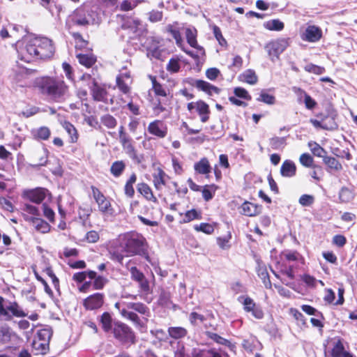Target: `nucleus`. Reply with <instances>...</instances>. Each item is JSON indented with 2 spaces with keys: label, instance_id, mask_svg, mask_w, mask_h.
<instances>
[{
  "label": "nucleus",
  "instance_id": "obj_33",
  "mask_svg": "<svg viewBox=\"0 0 357 357\" xmlns=\"http://www.w3.org/2000/svg\"><path fill=\"white\" fill-rule=\"evenodd\" d=\"M195 169L201 174H206L210 172L211 167L208 160L206 158L201 159L195 164Z\"/></svg>",
  "mask_w": 357,
  "mask_h": 357
},
{
  "label": "nucleus",
  "instance_id": "obj_55",
  "mask_svg": "<svg viewBox=\"0 0 357 357\" xmlns=\"http://www.w3.org/2000/svg\"><path fill=\"white\" fill-rule=\"evenodd\" d=\"M213 34L215 36V38L218 41L219 44L221 46H225L227 45V41L223 37L220 29L216 26L214 25L213 27Z\"/></svg>",
  "mask_w": 357,
  "mask_h": 357
},
{
  "label": "nucleus",
  "instance_id": "obj_1",
  "mask_svg": "<svg viewBox=\"0 0 357 357\" xmlns=\"http://www.w3.org/2000/svg\"><path fill=\"white\" fill-rule=\"evenodd\" d=\"M16 45L21 59L27 63L34 58L50 59L55 51L52 40L46 37L26 38L18 41Z\"/></svg>",
  "mask_w": 357,
  "mask_h": 357
},
{
  "label": "nucleus",
  "instance_id": "obj_43",
  "mask_svg": "<svg viewBox=\"0 0 357 357\" xmlns=\"http://www.w3.org/2000/svg\"><path fill=\"white\" fill-rule=\"evenodd\" d=\"M354 193L348 188L343 187L339 192V199L341 202L347 203L354 199Z\"/></svg>",
  "mask_w": 357,
  "mask_h": 357
},
{
  "label": "nucleus",
  "instance_id": "obj_23",
  "mask_svg": "<svg viewBox=\"0 0 357 357\" xmlns=\"http://www.w3.org/2000/svg\"><path fill=\"white\" fill-rule=\"evenodd\" d=\"M137 191L149 201L157 202L156 197L153 195L151 188L145 183H140L137 186Z\"/></svg>",
  "mask_w": 357,
  "mask_h": 357
},
{
  "label": "nucleus",
  "instance_id": "obj_50",
  "mask_svg": "<svg viewBox=\"0 0 357 357\" xmlns=\"http://www.w3.org/2000/svg\"><path fill=\"white\" fill-rule=\"evenodd\" d=\"M323 129L324 130H333L337 128V125L335 123L333 118L330 116H326V118L323 119Z\"/></svg>",
  "mask_w": 357,
  "mask_h": 357
},
{
  "label": "nucleus",
  "instance_id": "obj_36",
  "mask_svg": "<svg viewBox=\"0 0 357 357\" xmlns=\"http://www.w3.org/2000/svg\"><path fill=\"white\" fill-rule=\"evenodd\" d=\"M257 275L262 280L265 287L266 289H271L272 284L270 280L269 275L265 267L259 266L257 270Z\"/></svg>",
  "mask_w": 357,
  "mask_h": 357
},
{
  "label": "nucleus",
  "instance_id": "obj_32",
  "mask_svg": "<svg viewBox=\"0 0 357 357\" xmlns=\"http://www.w3.org/2000/svg\"><path fill=\"white\" fill-rule=\"evenodd\" d=\"M63 127L69 135V142L75 143L77 141L78 134L75 126L68 121H65L63 123Z\"/></svg>",
  "mask_w": 357,
  "mask_h": 357
},
{
  "label": "nucleus",
  "instance_id": "obj_29",
  "mask_svg": "<svg viewBox=\"0 0 357 357\" xmlns=\"http://www.w3.org/2000/svg\"><path fill=\"white\" fill-rule=\"evenodd\" d=\"M294 91L297 93V95L299 96V100H301V98H304V102L305 105V107L309 109H313L314 106L316 105V102L314 100H313L308 94H307L304 91L301 89L300 88H294Z\"/></svg>",
  "mask_w": 357,
  "mask_h": 357
},
{
  "label": "nucleus",
  "instance_id": "obj_35",
  "mask_svg": "<svg viewBox=\"0 0 357 357\" xmlns=\"http://www.w3.org/2000/svg\"><path fill=\"white\" fill-rule=\"evenodd\" d=\"M149 77L152 82V89L153 90L155 94L158 96H167L166 90L162 84L157 82L156 77L153 75H149Z\"/></svg>",
  "mask_w": 357,
  "mask_h": 357
},
{
  "label": "nucleus",
  "instance_id": "obj_54",
  "mask_svg": "<svg viewBox=\"0 0 357 357\" xmlns=\"http://www.w3.org/2000/svg\"><path fill=\"white\" fill-rule=\"evenodd\" d=\"M93 279L94 280L93 286L95 289H102L107 282V280L105 278L100 275L97 276V274L96 278Z\"/></svg>",
  "mask_w": 357,
  "mask_h": 357
},
{
  "label": "nucleus",
  "instance_id": "obj_52",
  "mask_svg": "<svg viewBox=\"0 0 357 357\" xmlns=\"http://www.w3.org/2000/svg\"><path fill=\"white\" fill-rule=\"evenodd\" d=\"M179 60L178 59H171L167 66V70L175 73L178 72L180 69Z\"/></svg>",
  "mask_w": 357,
  "mask_h": 357
},
{
  "label": "nucleus",
  "instance_id": "obj_47",
  "mask_svg": "<svg viewBox=\"0 0 357 357\" xmlns=\"http://www.w3.org/2000/svg\"><path fill=\"white\" fill-rule=\"evenodd\" d=\"M52 335V333L50 328H43L38 331L35 339L50 343Z\"/></svg>",
  "mask_w": 357,
  "mask_h": 357
},
{
  "label": "nucleus",
  "instance_id": "obj_62",
  "mask_svg": "<svg viewBox=\"0 0 357 357\" xmlns=\"http://www.w3.org/2000/svg\"><path fill=\"white\" fill-rule=\"evenodd\" d=\"M234 94L239 98L246 99V100H250L251 97L248 94V92L243 88L241 87H236L234 89Z\"/></svg>",
  "mask_w": 357,
  "mask_h": 357
},
{
  "label": "nucleus",
  "instance_id": "obj_20",
  "mask_svg": "<svg viewBox=\"0 0 357 357\" xmlns=\"http://www.w3.org/2000/svg\"><path fill=\"white\" fill-rule=\"evenodd\" d=\"M26 195L31 202L40 204L45 198L46 190L44 188H36L27 192Z\"/></svg>",
  "mask_w": 357,
  "mask_h": 357
},
{
  "label": "nucleus",
  "instance_id": "obj_58",
  "mask_svg": "<svg viewBox=\"0 0 357 357\" xmlns=\"http://www.w3.org/2000/svg\"><path fill=\"white\" fill-rule=\"evenodd\" d=\"M305 70L310 73L320 75L324 73L325 69L323 67H320L314 64H308L305 66Z\"/></svg>",
  "mask_w": 357,
  "mask_h": 357
},
{
  "label": "nucleus",
  "instance_id": "obj_53",
  "mask_svg": "<svg viewBox=\"0 0 357 357\" xmlns=\"http://www.w3.org/2000/svg\"><path fill=\"white\" fill-rule=\"evenodd\" d=\"M285 143L284 137H275L270 139L269 144L273 149H280Z\"/></svg>",
  "mask_w": 357,
  "mask_h": 357
},
{
  "label": "nucleus",
  "instance_id": "obj_3",
  "mask_svg": "<svg viewBox=\"0 0 357 357\" xmlns=\"http://www.w3.org/2000/svg\"><path fill=\"white\" fill-rule=\"evenodd\" d=\"M40 88L43 94L56 102L64 100L68 91V86L59 77L43 79L40 84Z\"/></svg>",
  "mask_w": 357,
  "mask_h": 357
},
{
  "label": "nucleus",
  "instance_id": "obj_13",
  "mask_svg": "<svg viewBox=\"0 0 357 357\" xmlns=\"http://www.w3.org/2000/svg\"><path fill=\"white\" fill-rule=\"evenodd\" d=\"M91 93L93 99L96 101L102 102L104 103L113 104V98L108 99L107 91L99 86L95 79L93 80V85L91 87Z\"/></svg>",
  "mask_w": 357,
  "mask_h": 357
},
{
  "label": "nucleus",
  "instance_id": "obj_38",
  "mask_svg": "<svg viewBox=\"0 0 357 357\" xmlns=\"http://www.w3.org/2000/svg\"><path fill=\"white\" fill-rule=\"evenodd\" d=\"M32 347L36 351V354H45L49 350V343L35 339Z\"/></svg>",
  "mask_w": 357,
  "mask_h": 357
},
{
  "label": "nucleus",
  "instance_id": "obj_4",
  "mask_svg": "<svg viewBox=\"0 0 357 357\" xmlns=\"http://www.w3.org/2000/svg\"><path fill=\"white\" fill-rule=\"evenodd\" d=\"M27 314L22 307L15 301H6L0 296V320L10 321L15 317H24Z\"/></svg>",
  "mask_w": 357,
  "mask_h": 357
},
{
  "label": "nucleus",
  "instance_id": "obj_25",
  "mask_svg": "<svg viewBox=\"0 0 357 357\" xmlns=\"http://www.w3.org/2000/svg\"><path fill=\"white\" fill-rule=\"evenodd\" d=\"M124 307L126 310H133L141 314L148 315L149 313V308L142 303H132V302H125L123 301Z\"/></svg>",
  "mask_w": 357,
  "mask_h": 357
},
{
  "label": "nucleus",
  "instance_id": "obj_11",
  "mask_svg": "<svg viewBox=\"0 0 357 357\" xmlns=\"http://www.w3.org/2000/svg\"><path fill=\"white\" fill-rule=\"evenodd\" d=\"M148 132L159 138H164L167 135V125L160 120H155L151 122L147 128Z\"/></svg>",
  "mask_w": 357,
  "mask_h": 357
},
{
  "label": "nucleus",
  "instance_id": "obj_61",
  "mask_svg": "<svg viewBox=\"0 0 357 357\" xmlns=\"http://www.w3.org/2000/svg\"><path fill=\"white\" fill-rule=\"evenodd\" d=\"M130 272L132 278L137 282L142 280L144 278V274L140 271H139L135 266L131 267L130 269Z\"/></svg>",
  "mask_w": 357,
  "mask_h": 357
},
{
  "label": "nucleus",
  "instance_id": "obj_45",
  "mask_svg": "<svg viewBox=\"0 0 357 357\" xmlns=\"http://www.w3.org/2000/svg\"><path fill=\"white\" fill-rule=\"evenodd\" d=\"M324 162L330 169L339 171L342 168L339 161L333 157H324Z\"/></svg>",
  "mask_w": 357,
  "mask_h": 357
},
{
  "label": "nucleus",
  "instance_id": "obj_6",
  "mask_svg": "<svg viewBox=\"0 0 357 357\" xmlns=\"http://www.w3.org/2000/svg\"><path fill=\"white\" fill-rule=\"evenodd\" d=\"M114 337L122 344H134L135 335L132 329L127 324L116 321L113 328Z\"/></svg>",
  "mask_w": 357,
  "mask_h": 357
},
{
  "label": "nucleus",
  "instance_id": "obj_59",
  "mask_svg": "<svg viewBox=\"0 0 357 357\" xmlns=\"http://www.w3.org/2000/svg\"><path fill=\"white\" fill-rule=\"evenodd\" d=\"M301 309L303 312H305L306 314L309 315H314L316 317H322V314L320 312H319L317 309L314 307L308 305H303L301 306Z\"/></svg>",
  "mask_w": 357,
  "mask_h": 357
},
{
  "label": "nucleus",
  "instance_id": "obj_28",
  "mask_svg": "<svg viewBox=\"0 0 357 357\" xmlns=\"http://www.w3.org/2000/svg\"><path fill=\"white\" fill-rule=\"evenodd\" d=\"M167 177V175L161 169H158L157 173L153 175L154 186L157 190H161L165 185V178Z\"/></svg>",
  "mask_w": 357,
  "mask_h": 357
},
{
  "label": "nucleus",
  "instance_id": "obj_37",
  "mask_svg": "<svg viewBox=\"0 0 357 357\" xmlns=\"http://www.w3.org/2000/svg\"><path fill=\"white\" fill-rule=\"evenodd\" d=\"M126 169V164L122 160L115 161L110 167L111 174L115 177H119Z\"/></svg>",
  "mask_w": 357,
  "mask_h": 357
},
{
  "label": "nucleus",
  "instance_id": "obj_26",
  "mask_svg": "<svg viewBox=\"0 0 357 357\" xmlns=\"http://www.w3.org/2000/svg\"><path fill=\"white\" fill-rule=\"evenodd\" d=\"M242 213L247 216H255L259 213L260 207L257 205L245 202L241 206Z\"/></svg>",
  "mask_w": 357,
  "mask_h": 357
},
{
  "label": "nucleus",
  "instance_id": "obj_9",
  "mask_svg": "<svg viewBox=\"0 0 357 357\" xmlns=\"http://www.w3.org/2000/svg\"><path fill=\"white\" fill-rule=\"evenodd\" d=\"M92 195L98 204L99 211L103 214H112L113 208L110 201L100 191V190L92 185L91 187Z\"/></svg>",
  "mask_w": 357,
  "mask_h": 357
},
{
  "label": "nucleus",
  "instance_id": "obj_16",
  "mask_svg": "<svg viewBox=\"0 0 357 357\" xmlns=\"http://www.w3.org/2000/svg\"><path fill=\"white\" fill-rule=\"evenodd\" d=\"M197 31L194 27H188L185 29V37L188 43L195 50H198L200 54L204 53V49L197 43Z\"/></svg>",
  "mask_w": 357,
  "mask_h": 357
},
{
  "label": "nucleus",
  "instance_id": "obj_7",
  "mask_svg": "<svg viewBox=\"0 0 357 357\" xmlns=\"http://www.w3.org/2000/svg\"><path fill=\"white\" fill-rule=\"evenodd\" d=\"M289 45V38H281L269 42L266 45L265 49L268 52L270 59L272 61H275L279 59L280 55Z\"/></svg>",
  "mask_w": 357,
  "mask_h": 357
},
{
  "label": "nucleus",
  "instance_id": "obj_10",
  "mask_svg": "<svg viewBox=\"0 0 357 357\" xmlns=\"http://www.w3.org/2000/svg\"><path fill=\"white\" fill-rule=\"evenodd\" d=\"M104 294L96 293L90 295L83 301V305L87 310H94L100 308L104 303Z\"/></svg>",
  "mask_w": 357,
  "mask_h": 357
},
{
  "label": "nucleus",
  "instance_id": "obj_19",
  "mask_svg": "<svg viewBox=\"0 0 357 357\" xmlns=\"http://www.w3.org/2000/svg\"><path fill=\"white\" fill-rule=\"evenodd\" d=\"M296 166L295 163L289 160L283 162L280 167V174L284 177L291 178L296 175Z\"/></svg>",
  "mask_w": 357,
  "mask_h": 357
},
{
  "label": "nucleus",
  "instance_id": "obj_48",
  "mask_svg": "<svg viewBox=\"0 0 357 357\" xmlns=\"http://www.w3.org/2000/svg\"><path fill=\"white\" fill-rule=\"evenodd\" d=\"M194 229L197 231H202L206 234H211L214 231L213 226L209 223L205 222L194 225Z\"/></svg>",
  "mask_w": 357,
  "mask_h": 357
},
{
  "label": "nucleus",
  "instance_id": "obj_22",
  "mask_svg": "<svg viewBox=\"0 0 357 357\" xmlns=\"http://www.w3.org/2000/svg\"><path fill=\"white\" fill-rule=\"evenodd\" d=\"M206 335L208 338L213 340L216 343L225 345L227 347H228L231 351H235L236 345L234 343L231 342L230 341L225 339L224 337L220 336L219 335L215 333L208 331L206 333Z\"/></svg>",
  "mask_w": 357,
  "mask_h": 357
},
{
  "label": "nucleus",
  "instance_id": "obj_46",
  "mask_svg": "<svg viewBox=\"0 0 357 357\" xmlns=\"http://www.w3.org/2000/svg\"><path fill=\"white\" fill-rule=\"evenodd\" d=\"M131 82L123 79V76H117L116 77V85L119 89L123 93L127 94L130 91V87L129 84Z\"/></svg>",
  "mask_w": 357,
  "mask_h": 357
},
{
  "label": "nucleus",
  "instance_id": "obj_27",
  "mask_svg": "<svg viewBox=\"0 0 357 357\" xmlns=\"http://www.w3.org/2000/svg\"><path fill=\"white\" fill-rule=\"evenodd\" d=\"M167 333L170 337L174 340H179L187 335L188 331L181 326H172L168 328Z\"/></svg>",
  "mask_w": 357,
  "mask_h": 357
},
{
  "label": "nucleus",
  "instance_id": "obj_15",
  "mask_svg": "<svg viewBox=\"0 0 357 357\" xmlns=\"http://www.w3.org/2000/svg\"><path fill=\"white\" fill-rule=\"evenodd\" d=\"M125 153L133 160L140 162V159L138 158L137 150L134 146V141L129 137L126 139H123L119 141Z\"/></svg>",
  "mask_w": 357,
  "mask_h": 357
},
{
  "label": "nucleus",
  "instance_id": "obj_63",
  "mask_svg": "<svg viewBox=\"0 0 357 357\" xmlns=\"http://www.w3.org/2000/svg\"><path fill=\"white\" fill-rule=\"evenodd\" d=\"M347 243V239L343 235H335L333 238V243L339 248H342Z\"/></svg>",
  "mask_w": 357,
  "mask_h": 357
},
{
  "label": "nucleus",
  "instance_id": "obj_56",
  "mask_svg": "<svg viewBox=\"0 0 357 357\" xmlns=\"http://www.w3.org/2000/svg\"><path fill=\"white\" fill-rule=\"evenodd\" d=\"M300 162L305 167H310L313 164V158L309 153H303L299 158Z\"/></svg>",
  "mask_w": 357,
  "mask_h": 357
},
{
  "label": "nucleus",
  "instance_id": "obj_5",
  "mask_svg": "<svg viewBox=\"0 0 357 357\" xmlns=\"http://www.w3.org/2000/svg\"><path fill=\"white\" fill-rule=\"evenodd\" d=\"M96 13L91 9L81 6L75 9L68 17L67 24L71 22L77 26H86L93 24L96 21Z\"/></svg>",
  "mask_w": 357,
  "mask_h": 357
},
{
  "label": "nucleus",
  "instance_id": "obj_44",
  "mask_svg": "<svg viewBox=\"0 0 357 357\" xmlns=\"http://www.w3.org/2000/svg\"><path fill=\"white\" fill-rule=\"evenodd\" d=\"M101 123L107 128H114L117 125L116 119L110 114H105L100 118Z\"/></svg>",
  "mask_w": 357,
  "mask_h": 357
},
{
  "label": "nucleus",
  "instance_id": "obj_8",
  "mask_svg": "<svg viewBox=\"0 0 357 357\" xmlns=\"http://www.w3.org/2000/svg\"><path fill=\"white\" fill-rule=\"evenodd\" d=\"M238 301L243 305V310L246 312H250L255 318L261 319L264 317V314L261 307L250 297L241 296L238 298Z\"/></svg>",
  "mask_w": 357,
  "mask_h": 357
},
{
  "label": "nucleus",
  "instance_id": "obj_12",
  "mask_svg": "<svg viewBox=\"0 0 357 357\" xmlns=\"http://www.w3.org/2000/svg\"><path fill=\"white\" fill-rule=\"evenodd\" d=\"M322 37L321 29L315 25H309L301 35L303 40L310 43H316Z\"/></svg>",
  "mask_w": 357,
  "mask_h": 357
},
{
  "label": "nucleus",
  "instance_id": "obj_18",
  "mask_svg": "<svg viewBox=\"0 0 357 357\" xmlns=\"http://www.w3.org/2000/svg\"><path fill=\"white\" fill-rule=\"evenodd\" d=\"M24 219L31 222L34 228L41 233H47L50 230V225L41 218L26 215Z\"/></svg>",
  "mask_w": 357,
  "mask_h": 357
},
{
  "label": "nucleus",
  "instance_id": "obj_64",
  "mask_svg": "<svg viewBox=\"0 0 357 357\" xmlns=\"http://www.w3.org/2000/svg\"><path fill=\"white\" fill-rule=\"evenodd\" d=\"M314 202V197L309 195H303L299 199V204L303 206L311 205Z\"/></svg>",
  "mask_w": 357,
  "mask_h": 357
},
{
  "label": "nucleus",
  "instance_id": "obj_49",
  "mask_svg": "<svg viewBox=\"0 0 357 357\" xmlns=\"http://www.w3.org/2000/svg\"><path fill=\"white\" fill-rule=\"evenodd\" d=\"M15 335V333L8 327H2L0 329V336L1 337V340L4 342L10 341Z\"/></svg>",
  "mask_w": 357,
  "mask_h": 357
},
{
  "label": "nucleus",
  "instance_id": "obj_24",
  "mask_svg": "<svg viewBox=\"0 0 357 357\" xmlns=\"http://www.w3.org/2000/svg\"><path fill=\"white\" fill-rule=\"evenodd\" d=\"M333 357H354V356L345 351L344 345L340 340H338L331 351Z\"/></svg>",
  "mask_w": 357,
  "mask_h": 357
},
{
  "label": "nucleus",
  "instance_id": "obj_40",
  "mask_svg": "<svg viewBox=\"0 0 357 357\" xmlns=\"http://www.w3.org/2000/svg\"><path fill=\"white\" fill-rule=\"evenodd\" d=\"M77 57L79 63L87 68L92 66L96 61L95 56L92 54H79Z\"/></svg>",
  "mask_w": 357,
  "mask_h": 357
},
{
  "label": "nucleus",
  "instance_id": "obj_51",
  "mask_svg": "<svg viewBox=\"0 0 357 357\" xmlns=\"http://www.w3.org/2000/svg\"><path fill=\"white\" fill-rule=\"evenodd\" d=\"M257 100L268 105H273L275 102V98L273 95L262 91L257 98Z\"/></svg>",
  "mask_w": 357,
  "mask_h": 357
},
{
  "label": "nucleus",
  "instance_id": "obj_14",
  "mask_svg": "<svg viewBox=\"0 0 357 357\" xmlns=\"http://www.w3.org/2000/svg\"><path fill=\"white\" fill-rule=\"evenodd\" d=\"M123 305V301H119L115 303L114 307L123 318L132 321L137 326H142V321L139 316L133 312L127 310Z\"/></svg>",
  "mask_w": 357,
  "mask_h": 357
},
{
  "label": "nucleus",
  "instance_id": "obj_31",
  "mask_svg": "<svg viewBox=\"0 0 357 357\" xmlns=\"http://www.w3.org/2000/svg\"><path fill=\"white\" fill-rule=\"evenodd\" d=\"M50 130L46 126H42L31 130L33 137L41 140H47L50 137Z\"/></svg>",
  "mask_w": 357,
  "mask_h": 357
},
{
  "label": "nucleus",
  "instance_id": "obj_60",
  "mask_svg": "<svg viewBox=\"0 0 357 357\" xmlns=\"http://www.w3.org/2000/svg\"><path fill=\"white\" fill-rule=\"evenodd\" d=\"M137 6V3L133 0H124L121 4V10L129 11L132 10Z\"/></svg>",
  "mask_w": 357,
  "mask_h": 357
},
{
  "label": "nucleus",
  "instance_id": "obj_2",
  "mask_svg": "<svg viewBox=\"0 0 357 357\" xmlns=\"http://www.w3.org/2000/svg\"><path fill=\"white\" fill-rule=\"evenodd\" d=\"M116 245L111 248V259L122 263L125 257L143 255L146 253V239L137 233H127L119 236Z\"/></svg>",
  "mask_w": 357,
  "mask_h": 357
},
{
  "label": "nucleus",
  "instance_id": "obj_17",
  "mask_svg": "<svg viewBox=\"0 0 357 357\" xmlns=\"http://www.w3.org/2000/svg\"><path fill=\"white\" fill-rule=\"evenodd\" d=\"M191 84L210 96L213 93L218 94L220 93V89L204 80L195 79Z\"/></svg>",
  "mask_w": 357,
  "mask_h": 357
},
{
  "label": "nucleus",
  "instance_id": "obj_41",
  "mask_svg": "<svg viewBox=\"0 0 357 357\" xmlns=\"http://www.w3.org/2000/svg\"><path fill=\"white\" fill-rule=\"evenodd\" d=\"M183 215L184 218L183 220L181 221V223L190 222V221L194 220H201L202 218L201 212L197 211L195 209L187 211Z\"/></svg>",
  "mask_w": 357,
  "mask_h": 357
},
{
  "label": "nucleus",
  "instance_id": "obj_34",
  "mask_svg": "<svg viewBox=\"0 0 357 357\" xmlns=\"http://www.w3.org/2000/svg\"><path fill=\"white\" fill-rule=\"evenodd\" d=\"M100 321L102 324V328L105 332H109L112 328V315L107 312H104L100 318Z\"/></svg>",
  "mask_w": 357,
  "mask_h": 357
},
{
  "label": "nucleus",
  "instance_id": "obj_39",
  "mask_svg": "<svg viewBox=\"0 0 357 357\" xmlns=\"http://www.w3.org/2000/svg\"><path fill=\"white\" fill-rule=\"evenodd\" d=\"M264 26L268 30L270 31H281L284 29V23L281 22L280 20L275 19V20H271L267 22H265L264 23Z\"/></svg>",
  "mask_w": 357,
  "mask_h": 357
},
{
  "label": "nucleus",
  "instance_id": "obj_57",
  "mask_svg": "<svg viewBox=\"0 0 357 357\" xmlns=\"http://www.w3.org/2000/svg\"><path fill=\"white\" fill-rule=\"evenodd\" d=\"M190 321L193 325H197L199 323H202L205 320V317L200 314L192 312L190 314Z\"/></svg>",
  "mask_w": 357,
  "mask_h": 357
},
{
  "label": "nucleus",
  "instance_id": "obj_42",
  "mask_svg": "<svg viewBox=\"0 0 357 357\" xmlns=\"http://www.w3.org/2000/svg\"><path fill=\"white\" fill-rule=\"evenodd\" d=\"M96 272L93 271L78 272L73 275V279L77 282H82L85 280L86 277H89L90 279H93V278H96Z\"/></svg>",
  "mask_w": 357,
  "mask_h": 357
},
{
  "label": "nucleus",
  "instance_id": "obj_21",
  "mask_svg": "<svg viewBox=\"0 0 357 357\" xmlns=\"http://www.w3.org/2000/svg\"><path fill=\"white\" fill-rule=\"evenodd\" d=\"M196 112L200 116V119L202 123H206L209 119V107L203 100L196 102Z\"/></svg>",
  "mask_w": 357,
  "mask_h": 357
},
{
  "label": "nucleus",
  "instance_id": "obj_30",
  "mask_svg": "<svg viewBox=\"0 0 357 357\" xmlns=\"http://www.w3.org/2000/svg\"><path fill=\"white\" fill-rule=\"evenodd\" d=\"M239 79L249 84H255L258 81V77L253 70L248 69L239 75Z\"/></svg>",
  "mask_w": 357,
  "mask_h": 357
}]
</instances>
